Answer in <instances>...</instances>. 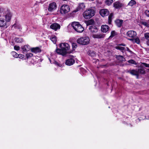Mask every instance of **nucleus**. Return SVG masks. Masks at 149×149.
I'll return each instance as SVG.
<instances>
[{
    "instance_id": "obj_44",
    "label": "nucleus",
    "mask_w": 149,
    "mask_h": 149,
    "mask_svg": "<svg viewBox=\"0 0 149 149\" xmlns=\"http://www.w3.org/2000/svg\"><path fill=\"white\" fill-rule=\"evenodd\" d=\"M14 49L16 50H18L20 49V47L19 46L16 45L14 47Z\"/></svg>"
},
{
    "instance_id": "obj_17",
    "label": "nucleus",
    "mask_w": 149,
    "mask_h": 149,
    "mask_svg": "<svg viewBox=\"0 0 149 149\" xmlns=\"http://www.w3.org/2000/svg\"><path fill=\"white\" fill-rule=\"evenodd\" d=\"M123 20L122 19H116L114 22L116 25L118 27H121L123 23Z\"/></svg>"
},
{
    "instance_id": "obj_9",
    "label": "nucleus",
    "mask_w": 149,
    "mask_h": 149,
    "mask_svg": "<svg viewBox=\"0 0 149 149\" xmlns=\"http://www.w3.org/2000/svg\"><path fill=\"white\" fill-rule=\"evenodd\" d=\"M127 35L128 37L133 38L136 36L137 33L134 31H129L127 33Z\"/></svg>"
},
{
    "instance_id": "obj_45",
    "label": "nucleus",
    "mask_w": 149,
    "mask_h": 149,
    "mask_svg": "<svg viewBox=\"0 0 149 149\" xmlns=\"http://www.w3.org/2000/svg\"><path fill=\"white\" fill-rule=\"evenodd\" d=\"M54 63H55V64L60 67H61L62 66V65L61 64H60V63H58V62L56 61H55L54 62Z\"/></svg>"
},
{
    "instance_id": "obj_12",
    "label": "nucleus",
    "mask_w": 149,
    "mask_h": 149,
    "mask_svg": "<svg viewBox=\"0 0 149 149\" xmlns=\"http://www.w3.org/2000/svg\"><path fill=\"white\" fill-rule=\"evenodd\" d=\"M5 18L6 21L8 22H9L11 19L12 17L11 13L8 10H7L6 12Z\"/></svg>"
},
{
    "instance_id": "obj_30",
    "label": "nucleus",
    "mask_w": 149,
    "mask_h": 149,
    "mask_svg": "<svg viewBox=\"0 0 149 149\" xmlns=\"http://www.w3.org/2000/svg\"><path fill=\"white\" fill-rule=\"evenodd\" d=\"M50 40L54 44H56V41L57 39L56 37L55 36H52L50 38Z\"/></svg>"
},
{
    "instance_id": "obj_32",
    "label": "nucleus",
    "mask_w": 149,
    "mask_h": 149,
    "mask_svg": "<svg viewBox=\"0 0 149 149\" xmlns=\"http://www.w3.org/2000/svg\"><path fill=\"white\" fill-rule=\"evenodd\" d=\"M145 39L146 40V42L149 41V33H147L144 34Z\"/></svg>"
},
{
    "instance_id": "obj_2",
    "label": "nucleus",
    "mask_w": 149,
    "mask_h": 149,
    "mask_svg": "<svg viewBox=\"0 0 149 149\" xmlns=\"http://www.w3.org/2000/svg\"><path fill=\"white\" fill-rule=\"evenodd\" d=\"M73 28L77 32H82L84 30L83 27L78 22H74L72 23Z\"/></svg>"
},
{
    "instance_id": "obj_10",
    "label": "nucleus",
    "mask_w": 149,
    "mask_h": 149,
    "mask_svg": "<svg viewBox=\"0 0 149 149\" xmlns=\"http://www.w3.org/2000/svg\"><path fill=\"white\" fill-rule=\"evenodd\" d=\"M139 68H138L137 70L138 74L139 75V74H145L146 72L143 67L142 65H141L139 66Z\"/></svg>"
},
{
    "instance_id": "obj_36",
    "label": "nucleus",
    "mask_w": 149,
    "mask_h": 149,
    "mask_svg": "<svg viewBox=\"0 0 149 149\" xmlns=\"http://www.w3.org/2000/svg\"><path fill=\"white\" fill-rule=\"evenodd\" d=\"M33 56V54L31 53H29L26 55V57L27 59L31 58Z\"/></svg>"
},
{
    "instance_id": "obj_34",
    "label": "nucleus",
    "mask_w": 149,
    "mask_h": 149,
    "mask_svg": "<svg viewBox=\"0 0 149 149\" xmlns=\"http://www.w3.org/2000/svg\"><path fill=\"white\" fill-rule=\"evenodd\" d=\"M113 0H106L105 3L108 6H109L113 2Z\"/></svg>"
},
{
    "instance_id": "obj_8",
    "label": "nucleus",
    "mask_w": 149,
    "mask_h": 149,
    "mask_svg": "<svg viewBox=\"0 0 149 149\" xmlns=\"http://www.w3.org/2000/svg\"><path fill=\"white\" fill-rule=\"evenodd\" d=\"M56 4L55 2H53L50 3L49 5L48 10L50 12L56 10Z\"/></svg>"
},
{
    "instance_id": "obj_37",
    "label": "nucleus",
    "mask_w": 149,
    "mask_h": 149,
    "mask_svg": "<svg viewBox=\"0 0 149 149\" xmlns=\"http://www.w3.org/2000/svg\"><path fill=\"white\" fill-rule=\"evenodd\" d=\"M128 62L130 63L136 65L137 64L136 62L133 59H130L128 61Z\"/></svg>"
},
{
    "instance_id": "obj_41",
    "label": "nucleus",
    "mask_w": 149,
    "mask_h": 149,
    "mask_svg": "<svg viewBox=\"0 0 149 149\" xmlns=\"http://www.w3.org/2000/svg\"><path fill=\"white\" fill-rule=\"evenodd\" d=\"M89 30L91 32L93 33V26L91 25L89 26Z\"/></svg>"
},
{
    "instance_id": "obj_40",
    "label": "nucleus",
    "mask_w": 149,
    "mask_h": 149,
    "mask_svg": "<svg viewBox=\"0 0 149 149\" xmlns=\"http://www.w3.org/2000/svg\"><path fill=\"white\" fill-rule=\"evenodd\" d=\"M144 14L147 17H149V10H146L144 12Z\"/></svg>"
},
{
    "instance_id": "obj_27",
    "label": "nucleus",
    "mask_w": 149,
    "mask_h": 149,
    "mask_svg": "<svg viewBox=\"0 0 149 149\" xmlns=\"http://www.w3.org/2000/svg\"><path fill=\"white\" fill-rule=\"evenodd\" d=\"M14 40L17 43H20L23 41V40L22 38L20 37H16Z\"/></svg>"
},
{
    "instance_id": "obj_5",
    "label": "nucleus",
    "mask_w": 149,
    "mask_h": 149,
    "mask_svg": "<svg viewBox=\"0 0 149 149\" xmlns=\"http://www.w3.org/2000/svg\"><path fill=\"white\" fill-rule=\"evenodd\" d=\"M70 11V8L69 6L66 5H64L61 6L60 12L61 14H64L68 13Z\"/></svg>"
},
{
    "instance_id": "obj_29",
    "label": "nucleus",
    "mask_w": 149,
    "mask_h": 149,
    "mask_svg": "<svg viewBox=\"0 0 149 149\" xmlns=\"http://www.w3.org/2000/svg\"><path fill=\"white\" fill-rule=\"evenodd\" d=\"M136 3L134 0H131L128 4V5L132 7Z\"/></svg>"
},
{
    "instance_id": "obj_19",
    "label": "nucleus",
    "mask_w": 149,
    "mask_h": 149,
    "mask_svg": "<svg viewBox=\"0 0 149 149\" xmlns=\"http://www.w3.org/2000/svg\"><path fill=\"white\" fill-rule=\"evenodd\" d=\"M105 36V34L103 33H99L94 34V38H102Z\"/></svg>"
},
{
    "instance_id": "obj_47",
    "label": "nucleus",
    "mask_w": 149,
    "mask_h": 149,
    "mask_svg": "<svg viewBox=\"0 0 149 149\" xmlns=\"http://www.w3.org/2000/svg\"><path fill=\"white\" fill-rule=\"evenodd\" d=\"M126 48L127 50V51H128V52H130V53H132V52L130 50V49H129V48L128 47H126Z\"/></svg>"
},
{
    "instance_id": "obj_52",
    "label": "nucleus",
    "mask_w": 149,
    "mask_h": 149,
    "mask_svg": "<svg viewBox=\"0 0 149 149\" xmlns=\"http://www.w3.org/2000/svg\"><path fill=\"white\" fill-rule=\"evenodd\" d=\"M93 22H94V23H95V22H94V21H93Z\"/></svg>"
},
{
    "instance_id": "obj_42",
    "label": "nucleus",
    "mask_w": 149,
    "mask_h": 149,
    "mask_svg": "<svg viewBox=\"0 0 149 149\" xmlns=\"http://www.w3.org/2000/svg\"><path fill=\"white\" fill-rule=\"evenodd\" d=\"M142 65H143L145 67L149 68V64L145 63H142Z\"/></svg>"
},
{
    "instance_id": "obj_24",
    "label": "nucleus",
    "mask_w": 149,
    "mask_h": 149,
    "mask_svg": "<svg viewBox=\"0 0 149 149\" xmlns=\"http://www.w3.org/2000/svg\"><path fill=\"white\" fill-rule=\"evenodd\" d=\"M6 22L4 20L2 19H0V26L3 27L6 26Z\"/></svg>"
},
{
    "instance_id": "obj_3",
    "label": "nucleus",
    "mask_w": 149,
    "mask_h": 149,
    "mask_svg": "<svg viewBox=\"0 0 149 149\" xmlns=\"http://www.w3.org/2000/svg\"><path fill=\"white\" fill-rule=\"evenodd\" d=\"M89 38L88 37L86 36L79 38L77 40V42L78 43L83 45L88 44L89 43Z\"/></svg>"
},
{
    "instance_id": "obj_20",
    "label": "nucleus",
    "mask_w": 149,
    "mask_h": 149,
    "mask_svg": "<svg viewBox=\"0 0 149 149\" xmlns=\"http://www.w3.org/2000/svg\"><path fill=\"white\" fill-rule=\"evenodd\" d=\"M140 22L146 27H149V24L145 19H141L140 21Z\"/></svg>"
},
{
    "instance_id": "obj_49",
    "label": "nucleus",
    "mask_w": 149,
    "mask_h": 149,
    "mask_svg": "<svg viewBox=\"0 0 149 149\" xmlns=\"http://www.w3.org/2000/svg\"><path fill=\"white\" fill-rule=\"evenodd\" d=\"M146 70L147 71V72H149V68L147 69H146Z\"/></svg>"
},
{
    "instance_id": "obj_51",
    "label": "nucleus",
    "mask_w": 149,
    "mask_h": 149,
    "mask_svg": "<svg viewBox=\"0 0 149 149\" xmlns=\"http://www.w3.org/2000/svg\"><path fill=\"white\" fill-rule=\"evenodd\" d=\"M94 12H94V14H93L94 16L95 15Z\"/></svg>"
},
{
    "instance_id": "obj_33",
    "label": "nucleus",
    "mask_w": 149,
    "mask_h": 149,
    "mask_svg": "<svg viewBox=\"0 0 149 149\" xmlns=\"http://www.w3.org/2000/svg\"><path fill=\"white\" fill-rule=\"evenodd\" d=\"M86 24L87 26L93 24V20L92 19L87 21L86 22Z\"/></svg>"
},
{
    "instance_id": "obj_15",
    "label": "nucleus",
    "mask_w": 149,
    "mask_h": 149,
    "mask_svg": "<svg viewBox=\"0 0 149 149\" xmlns=\"http://www.w3.org/2000/svg\"><path fill=\"white\" fill-rule=\"evenodd\" d=\"M50 27L51 29L54 30L56 31L58 29H59L60 28V25L57 23H53L51 25Z\"/></svg>"
},
{
    "instance_id": "obj_16",
    "label": "nucleus",
    "mask_w": 149,
    "mask_h": 149,
    "mask_svg": "<svg viewBox=\"0 0 149 149\" xmlns=\"http://www.w3.org/2000/svg\"><path fill=\"white\" fill-rule=\"evenodd\" d=\"M75 63L74 60L72 58H70L66 61L65 64L66 65L70 66L72 65Z\"/></svg>"
},
{
    "instance_id": "obj_1",
    "label": "nucleus",
    "mask_w": 149,
    "mask_h": 149,
    "mask_svg": "<svg viewBox=\"0 0 149 149\" xmlns=\"http://www.w3.org/2000/svg\"><path fill=\"white\" fill-rule=\"evenodd\" d=\"M60 49H57L56 52L58 54L62 55H65L67 54L72 53L73 51L70 50V46L67 43H62L59 45Z\"/></svg>"
},
{
    "instance_id": "obj_48",
    "label": "nucleus",
    "mask_w": 149,
    "mask_h": 149,
    "mask_svg": "<svg viewBox=\"0 0 149 149\" xmlns=\"http://www.w3.org/2000/svg\"><path fill=\"white\" fill-rule=\"evenodd\" d=\"M147 44L149 46V41L147 42Z\"/></svg>"
},
{
    "instance_id": "obj_11",
    "label": "nucleus",
    "mask_w": 149,
    "mask_h": 149,
    "mask_svg": "<svg viewBox=\"0 0 149 149\" xmlns=\"http://www.w3.org/2000/svg\"><path fill=\"white\" fill-rule=\"evenodd\" d=\"M85 6L84 3H81L79 4L78 6L76 9L73 11V12L76 13L79 10H80L84 8Z\"/></svg>"
},
{
    "instance_id": "obj_23",
    "label": "nucleus",
    "mask_w": 149,
    "mask_h": 149,
    "mask_svg": "<svg viewBox=\"0 0 149 149\" xmlns=\"http://www.w3.org/2000/svg\"><path fill=\"white\" fill-rule=\"evenodd\" d=\"M113 13H111L110 14L108 17V22L109 24H111L113 17Z\"/></svg>"
},
{
    "instance_id": "obj_43",
    "label": "nucleus",
    "mask_w": 149,
    "mask_h": 149,
    "mask_svg": "<svg viewBox=\"0 0 149 149\" xmlns=\"http://www.w3.org/2000/svg\"><path fill=\"white\" fill-rule=\"evenodd\" d=\"M98 29L97 27L94 26V32H97L98 31Z\"/></svg>"
},
{
    "instance_id": "obj_21",
    "label": "nucleus",
    "mask_w": 149,
    "mask_h": 149,
    "mask_svg": "<svg viewBox=\"0 0 149 149\" xmlns=\"http://www.w3.org/2000/svg\"><path fill=\"white\" fill-rule=\"evenodd\" d=\"M115 48L117 50H120L122 53H124L125 52V48L124 47L119 46H116Z\"/></svg>"
},
{
    "instance_id": "obj_35",
    "label": "nucleus",
    "mask_w": 149,
    "mask_h": 149,
    "mask_svg": "<svg viewBox=\"0 0 149 149\" xmlns=\"http://www.w3.org/2000/svg\"><path fill=\"white\" fill-rule=\"evenodd\" d=\"M11 54L15 58H17L19 56V55L15 52H12L11 53Z\"/></svg>"
},
{
    "instance_id": "obj_38",
    "label": "nucleus",
    "mask_w": 149,
    "mask_h": 149,
    "mask_svg": "<svg viewBox=\"0 0 149 149\" xmlns=\"http://www.w3.org/2000/svg\"><path fill=\"white\" fill-rule=\"evenodd\" d=\"M88 55L91 57L93 58V51H91L90 50H89L88 52Z\"/></svg>"
},
{
    "instance_id": "obj_22",
    "label": "nucleus",
    "mask_w": 149,
    "mask_h": 149,
    "mask_svg": "<svg viewBox=\"0 0 149 149\" xmlns=\"http://www.w3.org/2000/svg\"><path fill=\"white\" fill-rule=\"evenodd\" d=\"M128 40L138 44H140V40L138 38H136L129 39Z\"/></svg>"
},
{
    "instance_id": "obj_4",
    "label": "nucleus",
    "mask_w": 149,
    "mask_h": 149,
    "mask_svg": "<svg viewBox=\"0 0 149 149\" xmlns=\"http://www.w3.org/2000/svg\"><path fill=\"white\" fill-rule=\"evenodd\" d=\"M83 16L86 19L90 18L93 16V10L92 9H89L86 10L84 13Z\"/></svg>"
},
{
    "instance_id": "obj_25",
    "label": "nucleus",
    "mask_w": 149,
    "mask_h": 149,
    "mask_svg": "<svg viewBox=\"0 0 149 149\" xmlns=\"http://www.w3.org/2000/svg\"><path fill=\"white\" fill-rule=\"evenodd\" d=\"M21 49L22 50L23 52H25L30 50V47L29 45H25L21 47Z\"/></svg>"
},
{
    "instance_id": "obj_31",
    "label": "nucleus",
    "mask_w": 149,
    "mask_h": 149,
    "mask_svg": "<svg viewBox=\"0 0 149 149\" xmlns=\"http://www.w3.org/2000/svg\"><path fill=\"white\" fill-rule=\"evenodd\" d=\"M117 34L116 32L115 31H112L111 33V35L109 37V38H112L114 36L117 35Z\"/></svg>"
},
{
    "instance_id": "obj_46",
    "label": "nucleus",
    "mask_w": 149,
    "mask_h": 149,
    "mask_svg": "<svg viewBox=\"0 0 149 149\" xmlns=\"http://www.w3.org/2000/svg\"><path fill=\"white\" fill-rule=\"evenodd\" d=\"M118 45L120 46H126V45L124 43H121Z\"/></svg>"
},
{
    "instance_id": "obj_50",
    "label": "nucleus",
    "mask_w": 149,
    "mask_h": 149,
    "mask_svg": "<svg viewBox=\"0 0 149 149\" xmlns=\"http://www.w3.org/2000/svg\"><path fill=\"white\" fill-rule=\"evenodd\" d=\"M21 57H22V58H23V55H22V56H21L20 57V58H21Z\"/></svg>"
},
{
    "instance_id": "obj_14",
    "label": "nucleus",
    "mask_w": 149,
    "mask_h": 149,
    "mask_svg": "<svg viewBox=\"0 0 149 149\" xmlns=\"http://www.w3.org/2000/svg\"><path fill=\"white\" fill-rule=\"evenodd\" d=\"M113 6L116 9H120L122 7L123 5L120 1H117L113 3Z\"/></svg>"
},
{
    "instance_id": "obj_18",
    "label": "nucleus",
    "mask_w": 149,
    "mask_h": 149,
    "mask_svg": "<svg viewBox=\"0 0 149 149\" xmlns=\"http://www.w3.org/2000/svg\"><path fill=\"white\" fill-rule=\"evenodd\" d=\"M31 51L32 52L35 53H39L41 52V49L39 47H36L32 48L31 49Z\"/></svg>"
},
{
    "instance_id": "obj_7",
    "label": "nucleus",
    "mask_w": 149,
    "mask_h": 149,
    "mask_svg": "<svg viewBox=\"0 0 149 149\" xmlns=\"http://www.w3.org/2000/svg\"><path fill=\"white\" fill-rule=\"evenodd\" d=\"M99 13L102 16L104 17L108 16L109 14V12L107 9H103L100 10Z\"/></svg>"
},
{
    "instance_id": "obj_28",
    "label": "nucleus",
    "mask_w": 149,
    "mask_h": 149,
    "mask_svg": "<svg viewBox=\"0 0 149 149\" xmlns=\"http://www.w3.org/2000/svg\"><path fill=\"white\" fill-rule=\"evenodd\" d=\"M12 28H14L15 29H19L20 30L22 29L21 26L19 24H15L13 25Z\"/></svg>"
},
{
    "instance_id": "obj_6",
    "label": "nucleus",
    "mask_w": 149,
    "mask_h": 149,
    "mask_svg": "<svg viewBox=\"0 0 149 149\" xmlns=\"http://www.w3.org/2000/svg\"><path fill=\"white\" fill-rule=\"evenodd\" d=\"M126 72L132 75L135 76L137 79L139 78V75L138 73L137 69H130L127 70Z\"/></svg>"
},
{
    "instance_id": "obj_26",
    "label": "nucleus",
    "mask_w": 149,
    "mask_h": 149,
    "mask_svg": "<svg viewBox=\"0 0 149 149\" xmlns=\"http://www.w3.org/2000/svg\"><path fill=\"white\" fill-rule=\"evenodd\" d=\"M116 58L119 62H122L123 61V59H125L123 56L120 55H116Z\"/></svg>"
},
{
    "instance_id": "obj_13",
    "label": "nucleus",
    "mask_w": 149,
    "mask_h": 149,
    "mask_svg": "<svg viewBox=\"0 0 149 149\" xmlns=\"http://www.w3.org/2000/svg\"><path fill=\"white\" fill-rule=\"evenodd\" d=\"M109 29V27L107 25H103L101 26V30L102 32L106 33L108 31Z\"/></svg>"
},
{
    "instance_id": "obj_39",
    "label": "nucleus",
    "mask_w": 149,
    "mask_h": 149,
    "mask_svg": "<svg viewBox=\"0 0 149 149\" xmlns=\"http://www.w3.org/2000/svg\"><path fill=\"white\" fill-rule=\"evenodd\" d=\"M72 47L73 50H74L77 47V44L76 43H72Z\"/></svg>"
}]
</instances>
